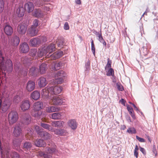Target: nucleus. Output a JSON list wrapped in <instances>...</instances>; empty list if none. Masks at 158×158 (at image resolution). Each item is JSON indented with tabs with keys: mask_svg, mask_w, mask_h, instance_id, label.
<instances>
[{
	"mask_svg": "<svg viewBox=\"0 0 158 158\" xmlns=\"http://www.w3.org/2000/svg\"><path fill=\"white\" fill-rule=\"evenodd\" d=\"M62 89L61 87L59 86H55L54 87L49 85L44 89H43L41 92L42 97L45 98H49V95L53 94H57L62 91Z\"/></svg>",
	"mask_w": 158,
	"mask_h": 158,
	"instance_id": "obj_1",
	"label": "nucleus"
},
{
	"mask_svg": "<svg viewBox=\"0 0 158 158\" xmlns=\"http://www.w3.org/2000/svg\"><path fill=\"white\" fill-rule=\"evenodd\" d=\"M45 151V152H40L39 153L40 156L42 157H44V158H51L53 154H56L57 152L54 146L52 147L47 148Z\"/></svg>",
	"mask_w": 158,
	"mask_h": 158,
	"instance_id": "obj_2",
	"label": "nucleus"
},
{
	"mask_svg": "<svg viewBox=\"0 0 158 158\" xmlns=\"http://www.w3.org/2000/svg\"><path fill=\"white\" fill-rule=\"evenodd\" d=\"M66 75V73L63 71H59L55 74V82L58 84L63 82L65 77Z\"/></svg>",
	"mask_w": 158,
	"mask_h": 158,
	"instance_id": "obj_3",
	"label": "nucleus"
},
{
	"mask_svg": "<svg viewBox=\"0 0 158 158\" xmlns=\"http://www.w3.org/2000/svg\"><path fill=\"white\" fill-rule=\"evenodd\" d=\"M8 118L10 124H13L16 122L18 119V115L17 113L15 111H11L9 114Z\"/></svg>",
	"mask_w": 158,
	"mask_h": 158,
	"instance_id": "obj_4",
	"label": "nucleus"
},
{
	"mask_svg": "<svg viewBox=\"0 0 158 158\" xmlns=\"http://www.w3.org/2000/svg\"><path fill=\"white\" fill-rule=\"evenodd\" d=\"M15 10L18 17H23L24 14L25 8L23 7L22 3H19L15 6Z\"/></svg>",
	"mask_w": 158,
	"mask_h": 158,
	"instance_id": "obj_5",
	"label": "nucleus"
},
{
	"mask_svg": "<svg viewBox=\"0 0 158 158\" xmlns=\"http://www.w3.org/2000/svg\"><path fill=\"white\" fill-rule=\"evenodd\" d=\"M52 100V103L54 105H60L65 102V100L63 99L60 96H54L50 97Z\"/></svg>",
	"mask_w": 158,
	"mask_h": 158,
	"instance_id": "obj_6",
	"label": "nucleus"
},
{
	"mask_svg": "<svg viewBox=\"0 0 158 158\" xmlns=\"http://www.w3.org/2000/svg\"><path fill=\"white\" fill-rule=\"evenodd\" d=\"M27 27V25L23 23H19L17 28L18 33L21 35H23L25 34Z\"/></svg>",
	"mask_w": 158,
	"mask_h": 158,
	"instance_id": "obj_7",
	"label": "nucleus"
},
{
	"mask_svg": "<svg viewBox=\"0 0 158 158\" xmlns=\"http://www.w3.org/2000/svg\"><path fill=\"white\" fill-rule=\"evenodd\" d=\"M22 123L25 125L29 124L31 121L30 115L28 114H23L21 116Z\"/></svg>",
	"mask_w": 158,
	"mask_h": 158,
	"instance_id": "obj_8",
	"label": "nucleus"
},
{
	"mask_svg": "<svg viewBox=\"0 0 158 158\" xmlns=\"http://www.w3.org/2000/svg\"><path fill=\"white\" fill-rule=\"evenodd\" d=\"M1 68L4 71H11L12 70V63L11 60H7L5 65H2Z\"/></svg>",
	"mask_w": 158,
	"mask_h": 158,
	"instance_id": "obj_9",
	"label": "nucleus"
},
{
	"mask_svg": "<svg viewBox=\"0 0 158 158\" xmlns=\"http://www.w3.org/2000/svg\"><path fill=\"white\" fill-rule=\"evenodd\" d=\"M55 47L54 44H51L49 45L47 47H44V50L46 52V53H49L47 56L48 57L49 56L50 54L53 52L55 50Z\"/></svg>",
	"mask_w": 158,
	"mask_h": 158,
	"instance_id": "obj_10",
	"label": "nucleus"
},
{
	"mask_svg": "<svg viewBox=\"0 0 158 158\" xmlns=\"http://www.w3.org/2000/svg\"><path fill=\"white\" fill-rule=\"evenodd\" d=\"M52 132H54L56 135L61 136H64L67 134L66 131L61 128L56 129L53 128Z\"/></svg>",
	"mask_w": 158,
	"mask_h": 158,
	"instance_id": "obj_11",
	"label": "nucleus"
},
{
	"mask_svg": "<svg viewBox=\"0 0 158 158\" xmlns=\"http://www.w3.org/2000/svg\"><path fill=\"white\" fill-rule=\"evenodd\" d=\"M34 5L31 2H28L24 5L25 10L29 13L32 12L34 9Z\"/></svg>",
	"mask_w": 158,
	"mask_h": 158,
	"instance_id": "obj_12",
	"label": "nucleus"
},
{
	"mask_svg": "<svg viewBox=\"0 0 158 158\" xmlns=\"http://www.w3.org/2000/svg\"><path fill=\"white\" fill-rule=\"evenodd\" d=\"M20 40L19 37L17 36L12 37L10 40V43L12 45L16 46L19 43Z\"/></svg>",
	"mask_w": 158,
	"mask_h": 158,
	"instance_id": "obj_13",
	"label": "nucleus"
},
{
	"mask_svg": "<svg viewBox=\"0 0 158 158\" xmlns=\"http://www.w3.org/2000/svg\"><path fill=\"white\" fill-rule=\"evenodd\" d=\"M21 126H20L19 124H17L15 126L13 134L16 137L19 136L21 133Z\"/></svg>",
	"mask_w": 158,
	"mask_h": 158,
	"instance_id": "obj_14",
	"label": "nucleus"
},
{
	"mask_svg": "<svg viewBox=\"0 0 158 158\" xmlns=\"http://www.w3.org/2000/svg\"><path fill=\"white\" fill-rule=\"evenodd\" d=\"M35 83L33 81H29L27 84L26 89L29 92L35 89Z\"/></svg>",
	"mask_w": 158,
	"mask_h": 158,
	"instance_id": "obj_15",
	"label": "nucleus"
},
{
	"mask_svg": "<svg viewBox=\"0 0 158 158\" xmlns=\"http://www.w3.org/2000/svg\"><path fill=\"white\" fill-rule=\"evenodd\" d=\"M68 125L72 129L75 130L77 127V125L74 119H71L67 122Z\"/></svg>",
	"mask_w": 158,
	"mask_h": 158,
	"instance_id": "obj_16",
	"label": "nucleus"
},
{
	"mask_svg": "<svg viewBox=\"0 0 158 158\" xmlns=\"http://www.w3.org/2000/svg\"><path fill=\"white\" fill-rule=\"evenodd\" d=\"M40 137H43L45 140H48L51 139L52 135L46 131H43L40 135Z\"/></svg>",
	"mask_w": 158,
	"mask_h": 158,
	"instance_id": "obj_17",
	"label": "nucleus"
},
{
	"mask_svg": "<svg viewBox=\"0 0 158 158\" xmlns=\"http://www.w3.org/2000/svg\"><path fill=\"white\" fill-rule=\"evenodd\" d=\"M20 49L22 52L26 53L29 51V48L27 44L24 42L20 44Z\"/></svg>",
	"mask_w": 158,
	"mask_h": 158,
	"instance_id": "obj_18",
	"label": "nucleus"
},
{
	"mask_svg": "<svg viewBox=\"0 0 158 158\" xmlns=\"http://www.w3.org/2000/svg\"><path fill=\"white\" fill-rule=\"evenodd\" d=\"M64 122L63 121H53L52 122V125L56 127L61 128L63 127Z\"/></svg>",
	"mask_w": 158,
	"mask_h": 158,
	"instance_id": "obj_19",
	"label": "nucleus"
},
{
	"mask_svg": "<svg viewBox=\"0 0 158 158\" xmlns=\"http://www.w3.org/2000/svg\"><path fill=\"white\" fill-rule=\"evenodd\" d=\"M5 33L7 35H10L13 33V32L12 27L10 25H6L4 28Z\"/></svg>",
	"mask_w": 158,
	"mask_h": 158,
	"instance_id": "obj_20",
	"label": "nucleus"
},
{
	"mask_svg": "<svg viewBox=\"0 0 158 158\" xmlns=\"http://www.w3.org/2000/svg\"><path fill=\"white\" fill-rule=\"evenodd\" d=\"M33 16L37 18H42L43 15V12L40 9H35L32 12Z\"/></svg>",
	"mask_w": 158,
	"mask_h": 158,
	"instance_id": "obj_21",
	"label": "nucleus"
},
{
	"mask_svg": "<svg viewBox=\"0 0 158 158\" xmlns=\"http://www.w3.org/2000/svg\"><path fill=\"white\" fill-rule=\"evenodd\" d=\"M63 55V52L62 51L56 52L52 55H49L52 58L55 60L60 57Z\"/></svg>",
	"mask_w": 158,
	"mask_h": 158,
	"instance_id": "obj_22",
	"label": "nucleus"
},
{
	"mask_svg": "<svg viewBox=\"0 0 158 158\" xmlns=\"http://www.w3.org/2000/svg\"><path fill=\"white\" fill-rule=\"evenodd\" d=\"M38 85L40 87L45 86L47 84L45 78L44 77H40L37 80Z\"/></svg>",
	"mask_w": 158,
	"mask_h": 158,
	"instance_id": "obj_23",
	"label": "nucleus"
},
{
	"mask_svg": "<svg viewBox=\"0 0 158 158\" xmlns=\"http://www.w3.org/2000/svg\"><path fill=\"white\" fill-rule=\"evenodd\" d=\"M35 145L38 147H44L46 146V143L43 140L39 139L36 140L34 141Z\"/></svg>",
	"mask_w": 158,
	"mask_h": 158,
	"instance_id": "obj_24",
	"label": "nucleus"
},
{
	"mask_svg": "<svg viewBox=\"0 0 158 158\" xmlns=\"http://www.w3.org/2000/svg\"><path fill=\"white\" fill-rule=\"evenodd\" d=\"M29 102L27 100L22 102L20 105L21 109H29L30 107Z\"/></svg>",
	"mask_w": 158,
	"mask_h": 158,
	"instance_id": "obj_25",
	"label": "nucleus"
},
{
	"mask_svg": "<svg viewBox=\"0 0 158 158\" xmlns=\"http://www.w3.org/2000/svg\"><path fill=\"white\" fill-rule=\"evenodd\" d=\"M40 93L37 90H35L31 94V97L35 100H38L40 97Z\"/></svg>",
	"mask_w": 158,
	"mask_h": 158,
	"instance_id": "obj_26",
	"label": "nucleus"
},
{
	"mask_svg": "<svg viewBox=\"0 0 158 158\" xmlns=\"http://www.w3.org/2000/svg\"><path fill=\"white\" fill-rule=\"evenodd\" d=\"M41 43V40L38 38H33L30 40V44L32 46H35Z\"/></svg>",
	"mask_w": 158,
	"mask_h": 158,
	"instance_id": "obj_27",
	"label": "nucleus"
},
{
	"mask_svg": "<svg viewBox=\"0 0 158 158\" xmlns=\"http://www.w3.org/2000/svg\"><path fill=\"white\" fill-rule=\"evenodd\" d=\"M38 32V29L33 27H31L29 29V33L30 35L32 36H34L37 34Z\"/></svg>",
	"mask_w": 158,
	"mask_h": 158,
	"instance_id": "obj_28",
	"label": "nucleus"
},
{
	"mask_svg": "<svg viewBox=\"0 0 158 158\" xmlns=\"http://www.w3.org/2000/svg\"><path fill=\"white\" fill-rule=\"evenodd\" d=\"M37 51L36 49H31L29 52V54L30 56L33 57V58L36 59L37 57Z\"/></svg>",
	"mask_w": 158,
	"mask_h": 158,
	"instance_id": "obj_29",
	"label": "nucleus"
},
{
	"mask_svg": "<svg viewBox=\"0 0 158 158\" xmlns=\"http://www.w3.org/2000/svg\"><path fill=\"white\" fill-rule=\"evenodd\" d=\"M40 126L45 129H47L49 131H52L53 128L52 127L49 125L45 123L44 122L40 123Z\"/></svg>",
	"mask_w": 158,
	"mask_h": 158,
	"instance_id": "obj_30",
	"label": "nucleus"
},
{
	"mask_svg": "<svg viewBox=\"0 0 158 158\" xmlns=\"http://www.w3.org/2000/svg\"><path fill=\"white\" fill-rule=\"evenodd\" d=\"M139 51L141 54L144 56H146L148 53L146 46L143 45V47L140 49H139Z\"/></svg>",
	"mask_w": 158,
	"mask_h": 158,
	"instance_id": "obj_31",
	"label": "nucleus"
},
{
	"mask_svg": "<svg viewBox=\"0 0 158 158\" xmlns=\"http://www.w3.org/2000/svg\"><path fill=\"white\" fill-rule=\"evenodd\" d=\"M32 146L31 143L29 142H26L23 144V148L25 150H29Z\"/></svg>",
	"mask_w": 158,
	"mask_h": 158,
	"instance_id": "obj_32",
	"label": "nucleus"
},
{
	"mask_svg": "<svg viewBox=\"0 0 158 158\" xmlns=\"http://www.w3.org/2000/svg\"><path fill=\"white\" fill-rule=\"evenodd\" d=\"M48 65L46 64L42 63L40 66V69L41 73H45Z\"/></svg>",
	"mask_w": 158,
	"mask_h": 158,
	"instance_id": "obj_33",
	"label": "nucleus"
},
{
	"mask_svg": "<svg viewBox=\"0 0 158 158\" xmlns=\"http://www.w3.org/2000/svg\"><path fill=\"white\" fill-rule=\"evenodd\" d=\"M43 105L41 102H37L35 103L33 105L34 109H42Z\"/></svg>",
	"mask_w": 158,
	"mask_h": 158,
	"instance_id": "obj_34",
	"label": "nucleus"
},
{
	"mask_svg": "<svg viewBox=\"0 0 158 158\" xmlns=\"http://www.w3.org/2000/svg\"><path fill=\"white\" fill-rule=\"evenodd\" d=\"M61 115L60 113H55L52 114V118L54 119H60Z\"/></svg>",
	"mask_w": 158,
	"mask_h": 158,
	"instance_id": "obj_35",
	"label": "nucleus"
},
{
	"mask_svg": "<svg viewBox=\"0 0 158 158\" xmlns=\"http://www.w3.org/2000/svg\"><path fill=\"white\" fill-rule=\"evenodd\" d=\"M47 54L46 52L44 50V48L40 50H39L37 54V56L41 57L43 56L46 55Z\"/></svg>",
	"mask_w": 158,
	"mask_h": 158,
	"instance_id": "obj_36",
	"label": "nucleus"
},
{
	"mask_svg": "<svg viewBox=\"0 0 158 158\" xmlns=\"http://www.w3.org/2000/svg\"><path fill=\"white\" fill-rule=\"evenodd\" d=\"M60 62H54L52 64V66H53V69L54 70H58L60 68Z\"/></svg>",
	"mask_w": 158,
	"mask_h": 158,
	"instance_id": "obj_37",
	"label": "nucleus"
},
{
	"mask_svg": "<svg viewBox=\"0 0 158 158\" xmlns=\"http://www.w3.org/2000/svg\"><path fill=\"white\" fill-rule=\"evenodd\" d=\"M65 45L64 40L63 38L58 39L57 42V45L59 47H62Z\"/></svg>",
	"mask_w": 158,
	"mask_h": 158,
	"instance_id": "obj_38",
	"label": "nucleus"
},
{
	"mask_svg": "<svg viewBox=\"0 0 158 158\" xmlns=\"http://www.w3.org/2000/svg\"><path fill=\"white\" fill-rule=\"evenodd\" d=\"M21 100L20 96L19 95H16L14 98L13 102L16 104L19 102Z\"/></svg>",
	"mask_w": 158,
	"mask_h": 158,
	"instance_id": "obj_39",
	"label": "nucleus"
},
{
	"mask_svg": "<svg viewBox=\"0 0 158 158\" xmlns=\"http://www.w3.org/2000/svg\"><path fill=\"white\" fill-rule=\"evenodd\" d=\"M98 40H99V41L103 44V45H104L105 46H106V43L105 42V41H104V40L103 39L102 35V34H100L98 36Z\"/></svg>",
	"mask_w": 158,
	"mask_h": 158,
	"instance_id": "obj_40",
	"label": "nucleus"
},
{
	"mask_svg": "<svg viewBox=\"0 0 158 158\" xmlns=\"http://www.w3.org/2000/svg\"><path fill=\"white\" fill-rule=\"evenodd\" d=\"M106 75L108 76H113L114 75V70L112 68H110L106 73Z\"/></svg>",
	"mask_w": 158,
	"mask_h": 158,
	"instance_id": "obj_41",
	"label": "nucleus"
},
{
	"mask_svg": "<svg viewBox=\"0 0 158 158\" xmlns=\"http://www.w3.org/2000/svg\"><path fill=\"white\" fill-rule=\"evenodd\" d=\"M36 69L35 67H32L29 70V73L31 75H35Z\"/></svg>",
	"mask_w": 158,
	"mask_h": 158,
	"instance_id": "obj_42",
	"label": "nucleus"
},
{
	"mask_svg": "<svg viewBox=\"0 0 158 158\" xmlns=\"http://www.w3.org/2000/svg\"><path fill=\"white\" fill-rule=\"evenodd\" d=\"M35 129L36 131L37 134L40 135L41 132L43 131V129L40 128V127L38 126H35Z\"/></svg>",
	"mask_w": 158,
	"mask_h": 158,
	"instance_id": "obj_43",
	"label": "nucleus"
},
{
	"mask_svg": "<svg viewBox=\"0 0 158 158\" xmlns=\"http://www.w3.org/2000/svg\"><path fill=\"white\" fill-rule=\"evenodd\" d=\"M4 8V3L3 0H0V13L2 12Z\"/></svg>",
	"mask_w": 158,
	"mask_h": 158,
	"instance_id": "obj_44",
	"label": "nucleus"
},
{
	"mask_svg": "<svg viewBox=\"0 0 158 158\" xmlns=\"http://www.w3.org/2000/svg\"><path fill=\"white\" fill-rule=\"evenodd\" d=\"M91 50L94 56H95V48L94 42L92 39H91Z\"/></svg>",
	"mask_w": 158,
	"mask_h": 158,
	"instance_id": "obj_45",
	"label": "nucleus"
},
{
	"mask_svg": "<svg viewBox=\"0 0 158 158\" xmlns=\"http://www.w3.org/2000/svg\"><path fill=\"white\" fill-rule=\"evenodd\" d=\"M35 110H35V113L33 114V115L35 117H40V115H41L42 113L40 111L37 110V109Z\"/></svg>",
	"mask_w": 158,
	"mask_h": 158,
	"instance_id": "obj_46",
	"label": "nucleus"
},
{
	"mask_svg": "<svg viewBox=\"0 0 158 158\" xmlns=\"http://www.w3.org/2000/svg\"><path fill=\"white\" fill-rule=\"evenodd\" d=\"M11 156L12 158H20L19 155L16 152H13Z\"/></svg>",
	"mask_w": 158,
	"mask_h": 158,
	"instance_id": "obj_47",
	"label": "nucleus"
},
{
	"mask_svg": "<svg viewBox=\"0 0 158 158\" xmlns=\"http://www.w3.org/2000/svg\"><path fill=\"white\" fill-rule=\"evenodd\" d=\"M39 23V21L38 20L35 19L33 22V25L31 27H33L35 28H36V27L38 26Z\"/></svg>",
	"mask_w": 158,
	"mask_h": 158,
	"instance_id": "obj_48",
	"label": "nucleus"
},
{
	"mask_svg": "<svg viewBox=\"0 0 158 158\" xmlns=\"http://www.w3.org/2000/svg\"><path fill=\"white\" fill-rule=\"evenodd\" d=\"M127 131L131 134L135 133H136V130L134 128H129L127 130Z\"/></svg>",
	"mask_w": 158,
	"mask_h": 158,
	"instance_id": "obj_49",
	"label": "nucleus"
},
{
	"mask_svg": "<svg viewBox=\"0 0 158 158\" xmlns=\"http://www.w3.org/2000/svg\"><path fill=\"white\" fill-rule=\"evenodd\" d=\"M116 86L118 89L119 91H123L124 89L123 86L120 84L117 83Z\"/></svg>",
	"mask_w": 158,
	"mask_h": 158,
	"instance_id": "obj_50",
	"label": "nucleus"
},
{
	"mask_svg": "<svg viewBox=\"0 0 158 158\" xmlns=\"http://www.w3.org/2000/svg\"><path fill=\"white\" fill-rule=\"evenodd\" d=\"M130 106L129 105H127V109H132V107H134L135 109H137L135 105L134 104L131 102H130Z\"/></svg>",
	"mask_w": 158,
	"mask_h": 158,
	"instance_id": "obj_51",
	"label": "nucleus"
},
{
	"mask_svg": "<svg viewBox=\"0 0 158 158\" xmlns=\"http://www.w3.org/2000/svg\"><path fill=\"white\" fill-rule=\"evenodd\" d=\"M90 61L88 60L85 64V71H88L90 69Z\"/></svg>",
	"mask_w": 158,
	"mask_h": 158,
	"instance_id": "obj_52",
	"label": "nucleus"
},
{
	"mask_svg": "<svg viewBox=\"0 0 158 158\" xmlns=\"http://www.w3.org/2000/svg\"><path fill=\"white\" fill-rule=\"evenodd\" d=\"M136 138L141 142H145V140L143 138L139 137L138 136H136Z\"/></svg>",
	"mask_w": 158,
	"mask_h": 158,
	"instance_id": "obj_53",
	"label": "nucleus"
},
{
	"mask_svg": "<svg viewBox=\"0 0 158 158\" xmlns=\"http://www.w3.org/2000/svg\"><path fill=\"white\" fill-rule=\"evenodd\" d=\"M152 152L155 155V156L157 155V152L156 149V146L155 145H153L152 148Z\"/></svg>",
	"mask_w": 158,
	"mask_h": 158,
	"instance_id": "obj_54",
	"label": "nucleus"
},
{
	"mask_svg": "<svg viewBox=\"0 0 158 158\" xmlns=\"http://www.w3.org/2000/svg\"><path fill=\"white\" fill-rule=\"evenodd\" d=\"M69 28V24L67 22H66L64 26V29L65 30H68Z\"/></svg>",
	"mask_w": 158,
	"mask_h": 158,
	"instance_id": "obj_55",
	"label": "nucleus"
},
{
	"mask_svg": "<svg viewBox=\"0 0 158 158\" xmlns=\"http://www.w3.org/2000/svg\"><path fill=\"white\" fill-rule=\"evenodd\" d=\"M32 130V129L31 128H29L28 130H27V134H28V135H32L33 134Z\"/></svg>",
	"mask_w": 158,
	"mask_h": 158,
	"instance_id": "obj_56",
	"label": "nucleus"
},
{
	"mask_svg": "<svg viewBox=\"0 0 158 158\" xmlns=\"http://www.w3.org/2000/svg\"><path fill=\"white\" fill-rule=\"evenodd\" d=\"M140 151L144 154H145L146 152L144 149L141 147H139Z\"/></svg>",
	"mask_w": 158,
	"mask_h": 158,
	"instance_id": "obj_57",
	"label": "nucleus"
},
{
	"mask_svg": "<svg viewBox=\"0 0 158 158\" xmlns=\"http://www.w3.org/2000/svg\"><path fill=\"white\" fill-rule=\"evenodd\" d=\"M46 110L47 112L49 113L56 111V109H46Z\"/></svg>",
	"mask_w": 158,
	"mask_h": 158,
	"instance_id": "obj_58",
	"label": "nucleus"
},
{
	"mask_svg": "<svg viewBox=\"0 0 158 158\" xmlns=\"http://www.w3.org/2000/svg\"><path fill=\"white\" fill-rule=\"evenodd\" d=\"M119 102L122 105L125 106V101L123 99H121L119 101Z\"/></svg>",
	"mask_w": 158,
	"mask_h": 158,
	"instance_id": "obj_59",
	"label": "nucleus"
},
{
	"mask_svg": "<svg viewBox=\"0 0 158 158\" xmlns=\"http://www.w3.org/2000/svg\"><path fill=\"white\" fill-rule=\"evenodd\" d=\"M49 4H47L46 5V6H45V7L47 8V9H46L47 10H49L50 9H51V8H52V6L50 7V6H49Z\"/></svg>",
	"mask_w": 158,
	"mask_h": 158,
	"instance_id": "obj_60",
	"label": "nucleus"
},
{
	"mask_svg": "<svg viewBox=\"0 0 158 158\" xmlns=\"http://www.w3.org/2000/svg\"><path fill=\"white\" fill-rule=\"evenodd\" d=\"M6 111V109H0V116L2 115V113H5Z\"/></svg>",
	"mask_w": 158,
	"mask_h": 158,
	"instance_id": "obj_61",
	"label": "nucleus"
},
{
	"mask_svg": "<svg viewBox=\"0 0 158 158\" xmlns=\"http://www.w3.org/2000/svg\"><path fill=\"white\" fill-rule=\"evenodd\" d=\"M134 156L136 158H137L138 157V151H134Z\"/></svg>",
	"mask_w": 158,
	"mask_h": 158,
	"instance_id": "obj_62",
	"label": "nucleus"
},
{
	"mask_svg": "<svg viewBox=\"0 0 158 158\" xmlns=\"http://www.w3.org/2000/svg\"><path fill=\"white\" fill-rule=\"evenodd\" d=\"M94 33L98 37V36L100 35L101 34V32L99 33V32H98L96 31H94Z\"/></svg>",
	"mask_w": 158,
	"mask_h": 158,
	"instance_id": "obj_63",
	"label": "nucleus"
},
{
	"mask_svg": "<svg viewBox=\"0 0 158 158\" xmlns=\"http://www.w3.org/2000/svg\"><path fill=\"white\" fill-rule=\"evenodd\" d=\"M126 119L128 122H131V119L130 117L129 116H127L126 117Z\"/></svg>",
	"mask_w": 158,
	"mask_h": 158,
	"instance_id": "obj_64",
	"label": "nucleus"
}]
</instances>
